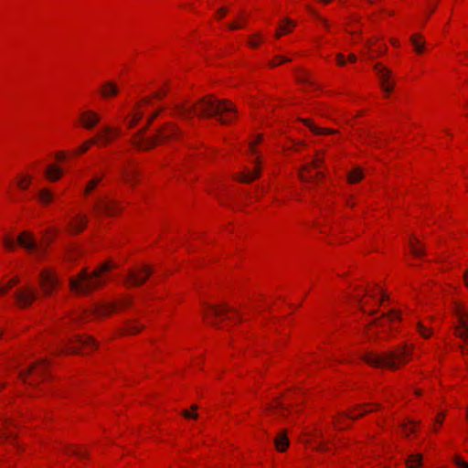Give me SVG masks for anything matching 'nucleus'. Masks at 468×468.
Here are the masks:
<instances>
[{
    "label": "nucleus",
    "mask_w": 468,
    "mask_h": 468,
    "mask_svg": "<svg viewBox=\"0 0 468 468\" xmlns=\"http://www.w3.org/2000/svg\"><path fill=\"white\" fill-rule=\"evenodd\" d=\"M173 114L183 119L198 117H216L222 124L231 122L236 114L234 106L229 101H219L213 96L198 100L197 103L186 101L176 102L172 105Z\"/></svg>",
    "instance_id": "1"
},
{
    "label": "nucleus",
    "mask_w": 468,
    "mask_h": 468,
    "mask_svg": "<svg viewBox=\"0 0 468 468\" xmlns=\"http://www.w3.org/2000/svg\"><path fill=\"white\" fill-rule=\"evenodd\" d=\"M116 266L110 261L101 264L91 272L82 270L77 277L70 278L69 288L76 294H88L105 282L103 274Z\"/></svg>",
    "instance_id": "2"
},
{
    "label": "nucleus",
    "mask_w": 468,
    "mask_h": 468,
    "mask_svg": "<svg viewBox=\"0 0 468 468\" xmlns=\"http://www.w3.org/2000/svg\"><path fill=\"white\" fill-rule=\"evenodd\" d=\"M410 355V349L407 346H402L387 352L384 355L367 353L363 356V360L367 364L377 367H387L390 369H398L400 364L408 362L407 357Z\"/></svg>",
    "instance_id": "3"
},
{
    "label": "nucleus",
    "mask_w": 468,
    "mask_h": 468,
    "mask_svg": "<svg viewBox=\"0 0 468 468\" xmlns=\"http://www.w3.org/2000/svg\"><path fill=\"white\" fill-rule=\"evenodd\" d=\"M143 133L144 131L138 133L133 139V144L141 150H149L163 141L177 138L180 133L177 127L172 124L158 129L153 137L144 138Z\"/></svg>",
    "instance_id": "4"
},
{
    "label": "nucleus",
    "mask_w": 468,
    "mask_h": 468,
    "mask_svg": "<svg viewBox=\"0 0 468 468\" xmlns=\"http://www.w3.org/2000/svg\"><path fill=\"white\" fill-rule=\"evenodd\" d=\"M33 236H4L2 240L6 250H13L20 246L30 252H40L43 250V244L32 239Z\"/></svg>",
    "instance_id": "5"
},
{
    "label": "nucleus",
    "mask_w": 468,
    "mask_h": 468,
    "mask_svg": "<svg viewBox=\"0 0 468 468\" xmlns=\"http://www.w3.org/2000/svg\"><path fill=\"white\" fill-rule=\"evenodd\" d=\"M47 368L48 361L40 359L37 363L28 366L26 369L21 370L19 375L24 382L34 385L44 378Z\"/></svg>",
    "instance_id": "6"
},
{
    "label": "nucleus",
    "mask_w": 468,
    "mask_h": 468,
    "mask_svg": "<svg viewBox=\"0 0 468 468\" xmlns=\"http://www.w3.org/2000/svg\"><path fill=\"white\" fill-rule=\"evenodd\" d=\"M91 209L97 218L106 216H115L122 211V207L115 200H109L107 198H99L92 206Z\"/></svg>",
    "instance_id": "7"
},
{
    "label": "nucleus",
    "mask_w": 468,
    "mask_h": 468,
    "mask_svg": "<svg viewBox=\"0 0 468 468\" xmlns=\"http://www.w3.org/2000/svg\"><path fill=\"white\" fill-rule=\"evenodd\" d=\"M454 313L459 322V324L455 329L456 335L465 342V345L460 346V349L464 355L468 352V316L461 304L455 305Z\"/></svg>",
    "instance_id": "8"
},
{
    "label": "nucleus",
    "mask_w": 468,
    "mask_h": 468,
    "mask_svg": "<svg viewBox=\"0 0 468 468\" xmlns=\"http://www.w3.org/2000/svg\"><path fill=\"white\" fill-rule=\"evenodd\" d=\"M39 282L44 294L48 296L58 286L60 281L55 271L45 269L39 273Z\"/></svg>",
    "instance_id": "9"
},
{
    "label": "nucleus",
    "mask_w": 468,
    "mask_h": 468,
    "mask_svg": "<svg viewBox=\"0 0 468 468\" xmlns=\"http://www.w3.org/2000/svg\"><path fill=\"white\" fill-rule=\"evenodd\" d=\"M152 268L147 265H144L138 270H130L125 277V282L130 286L142 285L152 274Z\"/></svg>",
    "instance_id": "10"
},
{
    "label": "nucleus",
    "mask_w": 468,
    "mask_h": 468,
    "mask_svg": "<svg viewBox=\"0 0 468 468\" xmlns=\"http://www.w3.org/2000/svg\"><path fill=\"white\" fill-rule=\"evenodd\" d=\"M16 303L21 308L28 307L37 298V291L30 286H24L15 292Z\"/></svg>",
    "instance_id": "11"
},
{
    "label": "nucleus",
    "mask_w": 468,
    "mask_h": 468,
    "mask_svg": "<svg viewBox=\"0 0 468 468\" xmlns=\"http://www.w3.org/2000/svg\"><path fill=\"white\" fill-rule=\"evenodd\" d=\"M97 347L95 341L90 336H76L70 344H67L64 347L67 353H79L81 348L94 349Z\"/></svg>",
    "instance_id": "12"
},
{
    "label": "nucleus",
    "mask_w": 468,
    "mask_h": 468,
    "mask_svg": "<svg viewBox=\"0 0 468 468\" xmlns=\"http://www.w3.org/2000/svg\"><path fill=\"white\" fill-rule=\"evenodd\" d=\"M374 69L380 80V85L383 91L388 95L392 91L394 86L393 80H390L391 72L380 64H376L374 66Z\"/></svg>",
    "instance_id": "13"
},
{
    "label": "nucleus",
    "mask_w": 468,
    "mask_h": 468,
    "mask_svg": "<svg viewBox=\"0 0 468 468\" xmlns=\"http://www.w3.org/2000/svg\"><path fill=\"white\" fill-rule=\"evenodd\" d=\"M367 406H363V407H360V408H357L350 412H348L346 415H341L337 418V420L335 421V425L339 428V429H344L346 428V425H342L341 424V421L345 419H348V420H356L357 418H360L361 416L365 415L367 412L368 411H371L374 410L373 407H371L370 409H366ZM375 409H378V405H375Z\"/></svg>",
    "instance_id": "14"
},
{
    "label": "nucleus",
    "mask_w": 468,
    "mask_h": 468,
    "mask_svg": "<svg viewBox=\"0 0 468 468\" xmlns=\"http://www.w3.org/2000/svg\"><path fill=\"white\" fill-rule=\"evenodd\" d=\"M252 162L255 164L254 169L252 171L239 174V176L236 178L238 181L242 183H250L261 176V168L259 157L256 156Z\"/></svg>",
    "instance_id": "15"
},
{
    "label": "nucleus",
    "mask_w": 468,
    "mask_h": 468,
    "mask_svg": "<svg viewBox=\"0 0 468 468\" xmlns=\"http://www.w3.org/2000/svg\"><path fill=\"white\" fill-rule=\"evenodd\" d=\"M228 312H232L238 314L237 310L228 306H219L215 304H207L206 306V315L211 316L212 318L226 316V318L229 319V316H227Z\"/></svg>",
    "instance_id": "16"
},
{
    "label": "nucleus",
    "mask_w": 468,
    "mask_h": 468,
    "mask_svg": "<svg viewBox=\"0 0 468 468\" xmlns=\"http://www.w3.org/2000/svg\"><path fill=\"white\" fill-rule=\"evenodd\" d=\"M69 224L73 230L78 232L84 230L87 225V217L82 213H75L69 215Z\"/></svg>",
    "instance_id": "17"
},
{
    "label": "nucleus",
    "mask_w": 468,
    "mask_h": 468,
    "mask_svg": "<svg viewBox=\"0 0 468 468\" xmlns=\"http://www.w3.org/2000/svg\"><path fill=\"white\" fill-rule=\"evenodd\" d=\"M80 120L86 129H92L100 122V116L94 112H85Z\"/></svg>",
    "instance_id": "18"
},
{
    "label": "nucleus",
    "mask_w": 468,
    "mask_h": 468,
    "mask_svg": "<svg viewBox=\"0 0 468 468\" xmlns=\"http://www.w3.org/2000/svg\"><path fill=\"white\" fill-rule=\"evenodd\" d=\"M120 134V131L114 129L110 126H106L102 129V132L98 134V138H100L102 142V144H109L113 137H116Z\"/></svg>",
    "instance_id": "19"
},
{
    "label": "nucleus",
    "mask_w": 468,
    "mask_h": 468,
    "mask_svg": "<svg viewBox=\"0 0 468 468\" xmlns=\"http://www.w3.org/2000/svg\"><path fill=\"white\" fill-rule=\"evenodd\" d=\"M119 92V88L117 87L116 83L113 81H107L105 82L101 89V93L102 97L109 98L112 96L117 95Z\"/></svg>",
    "instance_id": "20"
},
{
    "label": "nucleus",
    "mask_w": 468,
    "mask_h": 468,
    "mask_svg": "<svg viewBox=\"0 0 468 468\" xmlns=\"http://www.w3.org/2000/svg\"><path fill=\"white\" fill-rule=\"evenodd\" d=\"M117 308V304L116 303H103V304H99V305H96L94 307V314L96 315H99V316H103V315H106L110 313H112L113 311H115Z\"/></svg>",
    "instance_id": "21"
},
{
    "label": "nucleus",
    "mask_w": 468,
    "mask_h": 468,
    "mask_svg": "<svg viewBox=\"0 0 468 468\" xmlns=\"http://www.w3.org/2000/svg\"><path fill=\"white\" fill-rule=\"evenodd\" d=\"M399 317L400 315L399 312L396 310H391L388 314H383L381 317L375 321V324L379 326H384L386 322H392L394 320L399 319Z\"/></svg>",
    "instance_id": "22"
},
{
    "label": "nucleus",
    "mask_w": 468,
    "mask_h": 468,
    "mask_svg": "<svg viewBox=\"0 0 468 468\" xmlns=\"http://www.w3.org/2000/svg\"><path fill=\"white\" fill-rule=\"evenodd\" d=\"M275 446L278 451L283 452L289 446V439L285 432H281L274 440Z\"/></svg>",
    "instance_id": "23"
},
{
    "label": "nucleus",
    "mask_w": 468,
    "mask_h": 468,
    "mask_svg": "<svg viewBox=\"0 0 468 468\" xmlns=\"http://www.w3.org/2000/svg\"><path fill=\"white\" fill-rule=\"evenodd\" d=\"M47 176L50 181H57L62 176V171L58 165H49L46 170Z\"/></svg>",
    "instance_id": "24"
},
{
    "label": "nucleus",
    "mask_w": 468,
    "mask_h": 468,
    "mask_svg": "<svg viewBox=\"0 0 468 468\" xmlns=\"http://www.w3.org/2000/svg\"><path fill=\"white\" fill-rule=\"evenodd\" d=\"M305 125H307L310 130L315 134H331L336 133V131L332 129H323L315 126L310 120H303Z\"/></svg>",
    "instance_id": "25"
},
{
    "label": "nucleus",
    "mask_w": 468,
    "mask_h": 468,
    "mask_svg": "<svg viewBox=\"0 0 468 468\" xmlns=\"http://www.w3.org/2000/svg\"><path fill=\"white\" fill-rule=\"evenodd\" d=\"M422 463V456L420 454H411L408 458V468H420Z\"/></svg>",
    "instance_id": "26"
},
{
    "label": "nucleus",
    "mask_w": 468,
    "mask_h": 468,
    "mask_svg": "<svg viewBox=\"0 0 468 468\" xmlns=\"http://www.w3.org/2000/svg\"><path fill=\"white\" fill-rule=\"evenodd\" d=\"M363 172L360 167L354 168L349 174H348V181L349 183H357L363 179Z\"/></svg>",
    "instance_id": "27"
},
{
    "label": "nucleus",
    "mask_w": 468,
    "mask_h": 468,
    "mask_svg": "<svg viewBox=\"0 0 468 468\" xmlns=\"http://www.w3.org/2000/svg\"><path fill=\"white\" fill-rule=\"evenodd\" d=\"M53 194L48 188H43L38 192V198L45 205L49 204L53 200Z\"/></svg>",
    "instance_id": "28"
},
{
    "label": "nucleus",
    "mask_w": 468,
    "mask_h": 468,
    "mask_svg": "<svg viewBox=\"0 0 468 468\" xmlns=\"http://www.w3.org/2000/svg\"><path fill=\"white\" fill-rule=\"evenodd\" d=\"M421 36L418 34H414L410 37V41L418 53H422L424 51V42L420 41Z\"/></svg>",
    "instance_id": "29"
},
{
    "label": "nucleus",
    "mask_w": 468,
    "mask_h": 468,
    "mask_svg": "<svg viewBox=\"0 0 468 468\" xmlns=\"http://www.w3.org/2000/svg\"><path fill=\"white\" fill-rule=\"evenodd\" d=\"M410 250L413 255L421 256L423 254L422 245L419 242L417 239H412L410 240Z\"/></svg>",
    "instance_id": "30"
},
{
    "label": "nucleus",
    "mask_w": 468,
    "mask_h": 468,
    "mask_svg": "<svg viewBox=\"0 0 468 468\" xmlns=\"http://www.w3.org/2000/svg\"><path fill=\"white\" fill-rule=\"evenodd\" d=\"M295 26V23L290 19H285L284 24L281 25L276 34L277 37H280L282 33H287L292 27Z\"/></svg>",
    "instance_id": "31"
},
{
    "label": "nucleus",
    "mask_w": 468,
    "mask_h": 468,
    "mask_svg": "<svg viewBox=\"0 0 468 468\" xmlns=\"http://www.w3.org/2000/svg\"><path fill=\"white\" fill-rule=\"evenodd\" d=\"M142 328H143V325L137 324L136 322L131 321L126 324L124 331H125V334L133 335V334L138 333Z\"/></svg>",
    "instance_id": "32"
},
{
    "label": "nucleus",
    "mask_w": 468,
    "mask_h": 468,
    "mask_svg": "<svg viewBox=\"0 0 468 468\" xmlns=\"http://www.w3.org/2000/svg\"><path fill=\"white\" fill-rule=\"evenodd\" d=\"M101 179H102V176H95V177L91 178L88 182V184L85 187L84 193L85 194L90 193L99 185V183L101 181Z\"/></svg>",
    "instance_id": "33"
},
{
    "label": "nucleus",
    "mask_w": 468,
    "mask_h": 468,
    "mask_svg": "<svg viewBox=\"0 0 468 468\" xmlns=\"http://www.w3.org/2000/svg\"><path fill=\"white\" fill-rule=\"evenodd\" d=\"M140 107H141V104L136 105V109L134 110V112H133L131 120L129 121L130 127H133V125H135L136 122L142 118L143 112L140 111Z\"/></svg>",
    "instance_id": "34"
},
{
    "label": "nucleus",
    "mask_w": 468,
    "mask_h": 468,
    "mask_svg": "<svg viewBox=\"0 0 468 468\" xmlns=\"http://www.w3.org/2000/svg\"><path fill=\"white\" fill-rule=\"evenodd\" d=\"M137 176V171L135 168H126L123 171V178L127 183L132 184L133 178Z\"/></svg>",
    "instance_id": "35"
},
{
    "label": "nucleus",
    "mask_w": 468,
    "mask_h": 468,
    "mask_svg": "<svg viewBox=\"0 0 468 468\" xmlns=\"http://www.w3.org/2000/svg\"><path fill=\"white\" fill-rule=\"evenodd\" d=\"M32 177L30 176H21L17 180V186L23 190H27L30 185Z\"/></svg>",
    "instance_id": "36"
},
{
    "label": "nucleus",
    "mask_w": 468,
    "mask_h": 468,
    "mask_svg": "<svg viewBox=\"0 0 468 468\" xmlns=\"http://www.w3.org/2000/svg\"><path fill=\"white\" fill-rule=\"evenodd\" d=\"M98 138H91L90 140L83 143L76 151L77 154H83L85 153L91 144H97Z\"/></svg>",
    "instance_id": "37"
},
{
    "label": "nucleus",
    "mask_w": 468,
    "mask_h": 468,
    "mask_svg": "<svg viewBox=\"0 0 468 468\" xmlns=\"http://www.w3.org/2000/svg\"><path fill=\"white\" fill-rule=\"evenodd\" d=\"M275 59H277V61L276 60H271L270 62V67H275V66H277L280 63H284V62L291 61L290 58L283 57V56H277L275 58Z\"/></svg>",
    "instance_id": "38"
},
{
    "label": "nucleus",
    "mask_w": 468,
    "mask_h": 468,
    "mask_svg": "<svg viewBox=\"0 0 468 468\" xmlns=\"http://www.w3.org/2000/svg\"><path fill=\"white\" fill-rule=\"evenodd\" d=\"M418 329L423 337H425V338L430 337L431 333L422 324H420V323L418 324Z\"/></svg>",
    "instance_id": "39"
},
{
    "label": "nucleus",
    "mask_w": 468,
    "mask_h": 468,
    "mask_svg": "<svg viewBox=\"0 0 468 468\" xmlns=\"http://www.w3.org/2000/svg\"><path fill=\"white\" fill-rule=\"evenodd\" d=\"M454 463L458 468H468V463L460 457H455Z\"/></svg>",
    "instance_id": "40"
},
{
    "label": "nucleus",
    "mask_w": 468,
    "mask_h": 468,
    "mask_svg": "<svg viewBox=\"0 0 468 468\" xmlns=\"http://www.w3.org/2000/svg\"><path fill=\"white\" fill-rule=\"evenodd\" d=\"M182 415L185 417V418H187V419H197L198 418V414L197 413H195V412H190L188 410H184L182 412Z\"/></svg>",
    "instance_id": "41"
},
{
    "label": "nucleus",
    "mask_w": 468,
    "mask_h": 468,
    "mask_svg": "<svg viewBox=\"0 0 468 468\" xmlns=\"http://www.w3.org/2000/svg\"><path fill=\"white\" fill-rule=\"evenodd\" d=\"M72 453L79 456L80 458H84L86 456V452L81 449H73Z\"/></svg>",
    "instance_id": "42"
},
{
    "label": "nucleus",
    "mask_w": 468,
    "mask_h": 468,
    "mask_svg": "<svg viewBox=\"0 0 468 468\" xmlns=\"http://www.w3.org/2000/svg\"><path fill=\"white\" fill-rule=\"evenodd\" d=\"M336 61L339 66H344L346 64V59L343 54L336 55Z\"/></svg>",
    "instance_id": "43"
},
{
    "label": "nucleus",
    "mask_w": 468,
    "mask_h": 468,
    "mask_svg": "<svg viewBox=\"0 0 468 468\" xmlns=\"http://www.w3.org/2000/svg\"><path fill=\"white\" fill-rule=\"evenodd\" d=\"M310 12L314 16H316L325 27H328V22L326 19L321 17L320 16H318L313 9L310 8Z\"/></svg>",
    "instance_id": "44"
},
{
    "label": "nucleus",
    "mask_w": 468,
    "mask_h": 468,
    "mask_svg": "<svg viewBox=\"0 0 468 468\" xmlns=\"http://www.w3.org/2000/svg\"><path fill=\"white\" fill-rule=\"evenodd\" d=\"M19 282H20V280H19V278H18V277H14V278H12V279L7 282V284H8V286L11 288V287H13V286H15V285L18 284V283H19Z\"/></svg>",
    "instance_id": "45"
},
{
    "label": "nucleus",
    "mask_w": 468,
    "mask_h": 468,
    "mask_svg": "<svg viewBox=\"0 0 468 468\" xmlns=\"http://www.w3.org/2000/svg\"><path fill=\"white\" fill-rule=\"evenodd\" d=\"M323 164V159L322 158H318L316 157L313 163H312V165L314 167V168H318L319 165H321Z\"/></svg>",
    "instance_id": "46"
},
{
    "label": "nucleus",
    "mask_w": 468,
    "mask_h": 468,
    "mask_svg": "<svg viewBox=\"0 0 468 468\" xmlns=\"http://www.w3.org/2000/svg\"><path fill=\"white\" fill-rule=\"evenodd\" d=\"M402 429H403V431L405 432V434L408 436L410 432H413L414 430L413 428H409L407 424H402Z\"/></svg>",
    "instance_id": "47"
},
{
    "label": "nucleus",
    "mask_w": 468,
    "mask_h": 468,
    "mask_svg": "<svg viewBox=\"0 0 468 468\" xmlns=\"http://www.w3.org/2000/svg\"><path fill=\"white\" fill-rule=\"evenodd\" d=\"M227 12H228V9H227V8H225V7H221V8H219V9L218 10V17H219V18H221V17L225 16H226V14H227Z\"/></svg>",
    "instance_id": "48"
},
{
    "label": "nucleus",
    "mask_w": 468,
    "mask_h": 468,
    "mask_svg": "<svg viewBox=\"0 0 468 468\" xmlns=\"http://www.w3.org/2000/svg\"><path fill=\"white\" fill-rule=\"evenodd\" d=\"M65 158V153L64 152H58L56 154V159L58 161H62Z\"/></svg>",
    "instance_id": "49"
},
{
    "label": "nucleus",
    "mask_w": 468,
    "mask_h": 468,
    "mask_svg": "<svg viewBox=\"0 0 468 468\" xmlns=\"http://www.w3.org/2000/svg\"><path fill=\"white\" fill-rule=\"evenodd\" d=\"M9 289L10 287L8 286V284L0 286V294H5Z\"/></svg>",
    "instance_id": "50"
},
{
    "label": "nucleus",
    "mask_w": 468,
    "mask_h": 468,
    "mask_svg": "<svg viewBox=\"0 0 468 468\" xmlns=\"http://www.w3.org/2000/svg\"><path fill=\"white\" fill-rule=\"evenodd\" d=\"M122 307H128L131 304V300L129 299H123L121 301L120 303Z\"/></svg>",
    "instance_id": "51"
},
{
    "label": "nucleus",
    "mask_w": 468,
    "mask_h": 468,
    "mask_svg": "<svg viewBox=\"0 0 468 468\" xmlns=\"http://www.w3.org/2000/svg\"><path fill=\"white\" fill-rule=\"evenodd\" d=\"M162 110L160 111H157L156 112H154L153 115L150 116L149 120H148V124L151 123L156 117L157 115L159 114V112H161Z\"/></svg>",
    "instance_id": "52"
},
{
    "label": "nucleus",
    "mask_w": 468,
    "mask_h": 468,
    "mask_svg": "<svg viewBox=\"0 0 468 468\" xmlns=\"http://www.w3.org/2000/svg\"><path fill=\"white\" fill-rule=\"evenodd\" d=\"M250 46L252 47V48H256L259 46L260 44V41H256L254 39H250V42H249Z\"/></svg>",
    "instance_id": "53"
},
{
    "label": "nucleus",
    "mask_w": 468,
    "mask_h": 468,
    "mask_svg": "<svg viewBox=\"0 0 468 468\" xmlns=\"http://www.w3.org/2000/svg\"><path fill=\"white\" fill-rule=\"evenodd\" d=\"M255 144L256 143L253 142L250 144V151L252 154H256Z\"/></svg>",
    "instance_id": "54"
},
{
    "label": "nucleus",
    "mask_w": 468,
    "mask_h": 468,
    "mask_svg": "<svg viewBox=\"0 0 468 468\" xmlns=\"http://www.w3.org/2000/svg\"><path fill=\"white\" fill-rule=\"evenodd\" d=\"M229 28L232 29V30H235V29H238L239 27H240L239 25L236 24V23H231L229 24Z\"/></svg>",
    "instance_id": "55"
},
{
    "label": "nucleus",
    "mask_w": 468,
    "mask_h": 468,
    "mask_svg": "<svg viewBox=\"0 0 468 468\" xmlns=\"http://www.w3.org/2000/svg\"><path fill=\"white\" fill-rule=\"evenodd\" d=\"M165 93H166V91H164L163 93H160L157 91L154 94V97L157 98V99H161L164 95H165Z\"/></svg>",
    "instance_id": "56"
},
{
    "label": "nucleus",
    "mask_w": 468,
    "mask_h": 468,
    "mask_svg": "<svg viewBox=\"0 0 468 468\" xmlns=\"http://www.w3.org/2000/svg\"><path fill=\"white\" fill-rule=\"evenodd\" d=\"M463 279H464L466 286L468 287V269L465 271V272L463 274Z\"/></svg>",
    "instance_id": "57"
},
{
    "label": "nucleus",
    "mask_w": 468,
    "mask_h": 468,
    "mask_svg": "<svg viewBox=\"0 0 468 468\" xmlns=\"http://www.w3.org/2000/svg\"><path fill=\"white\" fill-rule=\"evenodd\" d=\"M348 60H349L350 62H355V61L356 60V57L354 54H350V55L348 56Z\"/></svg>",
    "instance_id": "58"
},
{
    "label": "nucleus",
    "mask_w": 468,
    "mask_h": 468,
    "mask_svg": "<svg viewBox=\"0 0 468 468\" xmlns=\"http://www.w3.org/2000/svg\"><path fill=\"white\" fill-rule=\"evenodd\" d=\"M298 80L303 83H307L309 81L305 76L299 77Z\"/></svg>",
    "instance_id": "59"
},
{
    "label": "nucleus",
    "mask_w": 468,
    "mask_h": 468,
    "mask_svg": "<svg viewBox=\"0 0 468 468\" xmlns=\"http://www.w3.org/2000/svg\"><path fill=\"white\" fill-rule=\"evenodd\" d=\"M0 436L5 437V438H9V437L12 436V434L11 433H6L5 431H0Z\"/></svg>",
    "instance_id": "60"
},
{
    "label": "nucleus",
    "mask_w": 468,
    "mask_h": 468,
    "mask_svg": "<svg viewBox=\"0 0 468 468\" xmlns=\"http://www.w3.org/2000/svg\"><path fill=\"white\" fill-rule=\"evenodd\" d=\"M275 408H277V409H281V410L285 409V408H284V406H283L282 403H280V402H277V403L275 404Z\"/></svg>",
    "instance_id": "61"
},
{
    "label": "nucleus",
    "mask_w": 468,
    "mask_h": 468,
    "mask_svg": "<svg viewBox=\"0 0 468 468\" xmlns=\"http://www.w3.org/2000/svg\"><path fill=\"white\" fill-rule=\"evenodd\" d=\"M442 418H443V416H442V415H441V416H439V417L437 418V420H437L440 424H441V423H442Z\"/></svg>",
    "instance_id": "62"
},
{
    "label": "nucleus",
    "mask_w": 468,
    "mask_h": 468,
    "mask_svg": "<svg viewBox=\"0 0 468 468\" xmlns=\"http://www.w3.org/2000/svg\"><path fill=\"white\" fill-rule=\"evenodd\" d=\"M149 102H150V99L149 98H144L143 100V103H144V104H148Z\"/></svg>",
    "instance_id": "63"
},
{
    "label": "nucleus",
    "mask_w": 468,
    "mask_h": 468,
    "mask_svg": "<svg viewBox=\"0 0 468 468\" xmlns=\"http://www.w3.org/2000/svg\"><path fill=\"white\" fill-rule=\"evenodd\" d=\"M191 410L193 411L197 410V405H192Z\"/></svg>",
    "instance_id": "64"
}]
</instances>
